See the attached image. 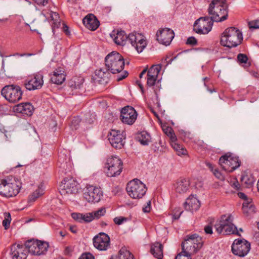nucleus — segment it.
Segmentation results:
<instances>
[{
	"label": "nucleus",
	"mask_w": 259,
	"mask_h": 259,
	"mask_svg": "<svg viewBox=\"0 0 259 259\" xmlns=\"http://www.w3.org/2000/svg\"><path fill=\"white\" fill-rule=\"evenodd\" d=\"M207 11L209 17L213 22H222L227 19L228 6L225 4V0H213Z\"/></svg>",
	"instance_id": "1"
},
{
	"label": "nucleus",
	"mask_w": 259,
	"mask_h": 259,
	"mask_svg": "<svg viewBox=\"0 0 259 259\" xmlns=\"http://www.w3.org/2000/svg\"><path fill=\"white\" fill-rule=\"evenodd\" d=\"M243 39L242 32L235 27H230L225 30L222 34L221 44L229 48L239 45Z\"/></svg>",
	"instance_id": "2"
},
{
	"label": "nucleus",
	"mask_w": 259,
	"mask_h": 259,
	"mask_svg": "<svg viewBox=\"0 0 259 259\" xmlns=\"http://www.w3.org/2000/svg\"><path fill=\"white\" fill-rule=\"evenodd\" d=\"M202 245V239L198 235H188L182 243V251L181 253L192 256L201 248Z\"/></svg>",
	"instance_id": "3"
},
{
	"label": "nucleus",
	"mask_w": 259,
	"mask_h": 259,
	"mask_svg": "<svg viewBox=\"0 0 259 259\" xmlns=\"http://www.w3.org/2000/svg\"><path fill=\"white\" fill-rule=\"evenodd\" d=\"M161 69V66L160 64L153 65L149 69L147 68L144 69L139 75V77L141 78L143 75L147 73L146 84L149 87H153L156 95L161 87L160 80L157 78Z\"/></svg>",
	"instance_id": "4"
},
{
	"label": "nucleus",
	"mask_w": 259,
	"mask_h": 259,
	"mask_svg": "<svg viewBox=\"0 0 259 259\" xmlns=\"http://www.w3.org/2000/svg\"><path fill=\"white\" fill-rule=\"evenodd\" d=\"M105 63L107 70L113 74L121 72L125 65L123 57L116 51H113L107 55Z\"/></svg>",
	"instance_id": "5"
},
{
	"label": "nucleus",
	"mask_w": 259,
	"mask_h": 259,
	"mask_svg": "<svg viewBox=\"0 0 259 259\" xmlns=\"http://www.w3.org/2000/svg\"><path fill=\"white\" fill-rule=\"evenodd\" d=\"M19 183L12 176L0 180V195L6 197L16 196L19 192Z\"/></svg>",
	"instance_id": "6"
},
{
	"label": "nucleus",
	"mask_w": 259,
	"mask_h": 259,
	"mask_svg": "<svg viewBox=\"0 0 259 259\" xmlns=\"http://www.w3.org/2000/svg\"><path fill=\"white\" fill-rule=\"evenodd\" d=\"M215 228L218 234L240 235L237 227L233 224V217L231 214L222 215L220 221L215 225Z\"/></svg>",
	"instance_id": "7"
},
{
	"label": "nucleus",
	"mask_w": 259,
	"mask_h": 259,
	"mask_svg": "<svg viewBox=\"0 0 259 259\" xmlns=\"http://www.w3.org/2000/svg\"><path fill=\"white\" fill-rule=\"evenodd\" d=\"M122 169V162L118 157L111 156L106 159L104 169L108 177H115L119 175Z\"/></svg>",
	"instance_id": "8"
},
{
	"label": "nucleus",
	"mask_w": 259,
	"mask_h": 259,
	"mask_svg": "<svg viewBox=\"0 0 259 259\" xmlns=\"http://www.w3.org/2000/svg\"><path fill=\"white\" fill-rule=\"evenodd\" d=\"M126 189L129 196L133 199L142 198L147 190L146 185L137 179L129 182Z\"/></svg>",
	"instance_id": "9"
},
{
	"label": "nucleus",
	"mask_w": 259,
	"mask_h": 259,
	"mask_svg": "<svg viewBox=\"0 0 259 259\" xmlns=\"http://www.w3.org/2000/svg\"><path fill=\"white\" fill-rule=\"evenodd\" d=\"M1 94L9 102L14 103L21 100L23 92L19 86L12 84L4 87Z\"/></svg>",
	"instance_id": "10"
},
{
	"label": "nucleus",
	"mask_w": 259,
	"mask_h": 259,
	"mask_svg": "<svg viewBox=\"0 0 259 259\" xmlns=\"http://www.w3.org/2000/svg\"><path fill=\"white\" fill-rule=\"evenodd\" d=\"M240 161L238 156L228 153L222 156L219 159V164L222 168L228 172H232L240 165Z\"/></svg>",
	"instance_id": "11"
},
{
	"label": "nucleus",
	"mask_w": 259,
	"mask_h": 259,
	"mask_svg": "<svg viewBox=\"0 0 259 259\" xmlns=\"http://www.w3.org/2000/svg\"><path fill=\"white\" fill-rule=\"evenodd\" d=\"M213 22L209 17H201L195 22L194 31L199 34H207L212 29Z\"/></svg>",
	"instance_id": "12"
},
{
	"label": "nucleus",
	"mask_w": 259,
	"mask_h": 259,
	"mask_svg": "<svg viewBox=\"0 0 259 259\" xmlns=\"http://www.w3.org/2000/svg\"><path fill=\"white\" fill-rule=\"evenodd\" d=\"M83 196L89 202H98L103 197V192L100 188L87 185L84 189Z\"/></svg>",
	"instance_id": "13"
},
{
	"label": "nucleus",
	"mask_w": 259,
	"mask_h": 259,
	"mask_svg": "<svg viewBox=\"0 0 259 259\" xmlns=\"http://www.w3.org/2000/svg\"><path fill=\"white\" fill-rule=\"evenodd\" d=\"M24 85L29 91L39 90L44 84L43 75L40 73H35L29 76L24 80Z\"/></svg>",
	"instance_id": "14"
},
{
	"label": "nucleus",
	"mask_w": 259,
	"mask_h": 259,
	"mask_svg": "<svg viewBox=\"0 0 259 259\" xmlns=\"http://www.w3.org/2000/svg\"><path fill=\"white\" fill-rule=\"evenodd\" d=\"M250 249V243L244 239L235 240L232 245L233 253L240 257L245 256Z\"/></svg>",
	"instance_id": "15"
},
{
	"label": "nucleus",
	"mask_w": 259,
	"mask_h": 259,
	"mask_svg": "<svg viewBox=\"0 0 259 259\" xmlns=\"http://www.w3.org/2000/svg\"><path fill=\"white\" fill-rule=\"evenodd\" d=\"M94 246L99 250L105 251L110 247V239L105 233H100L93 239Z\"/></svg>",
	"instance_id": "16"
},
{
	"label": "nucleus",
	"mask_w": 259,
	"mask_h": 259,
	"mask_svg": "<svg viewBox=\"0 0 259 259\" xmlns=\"http://www.w3.org/2000/svg\"><path fill=\"white\" fill-rule=\"evenodd\" d=\"M128 42L135 47L138 53H141L147 46L145 37L140 33L129 34Z\"/></svg>",
	"instance_id": "17"
},
{
	"label": "nucleus",
	"mask_w": 259,
	"mask_h": 259,
	"mask_svg": "<svg viewBox=\"0 0 259 259\" xmlns=\"http://www.w3.org/2000/svg\"><path fill=\"white\" fill-rule=\"evenodd\" d=\"M137 117V113L132 107L127 106L121 111L120 119L122 122L127 124H133Z\"/></svg>",
	"instance_id": "18"
},
{
	"label": "nucleus",
	"mask_w": 259,
	"mask_h": 259,
	"mask_svg": "<svg viewBox=\"0 0 259 259\" xmlns=\"http://www.w3.org/2000/svg\"><path fill=\"white\" fill-rule=\"evenodd\" d=\"M60 192L62 195L75 194L78 192L77 182L73 178H65L62 182Z\"/></svg>",
	"instance_id": "19"
},
{
	"label": "nucleus",
	"mask_w": 259,
	"mask_h": 259,
	"mask_svg": "<svg viewBox=\"0 0 259 259\" xmlns=\"http://www.w3.org/2000/svg\"><path fill=\"white\" fill-rule=\"evenodd\" d=\"M124 136L120 131L112 130L108 135V140L111 145L117 149H121L124 145Z\"/></svg>",
	"instance_id": "20"
},
{
	"label": "nucleus",
	"mask_w": 259,
	"mask_h": 259,
	"mask_svg": "<svg viewBox=\"0 0 259 259\" xmlns=\"http://www.w3.org/2000/svg\"><path fill=\"white\" fill-rule=\"evenodd\" d=\"M156 35L157 40L165 46L169 45L175 36L174 31L168 28L160 29Z\"/></svg>",
	"instance_id": "21"
},
{
	"label": "nucleus",
	"mask_w": 259,
	"mask_h": 259,
	"mask_svg": "<svg viewBox=\"0 0 259 259\" xmlns=\"http://www.w3.org/2000/svg\"><path fill=\"white\" fill-rule=\"evenodd\" d=\"M10 254L12 259H25L27 250L25 246L20 244H13L11 248Z\"/></svg>",
	"instance_id": "22"
},
{
	"label": "nucleus",
	"mask_w": 259,
	"mask_h": 259,
	"mask_svg": "<svg viewBox=\"0 0 259 259\" xmlns=\"http://www.w3.org/2000/svg\"><path fill=\"white\" fill-rule=\"evenodd\" d=\"M110 36L117 45L124 46L127 41L128 42V35L124 31H113L110 34Z\"/></svg>",
	"instance_id": "23"
},
{
	"label": "nucleus",
	"mask_w": 259,
	"mask_h": 259,
	"mask_svg": "<svg viewBox=\"0 0 259 259\" xmlns=\"http://www.w3.org/2000/svg\"><path fill=\"white\" fill-rule=\"evenodd\" d=\"M85 26L90 30H96L100 25V22L94 15L90 14L86 16L82 20Z\"/></svg>",
	"instance_id": "24"
},
{
	"label": "nucleus",
	"mask_w": 259,
	"mask_h": 259,
	"mask_svg": "<svg viewBox=\"0 0 259 259\" xmlns=\"http://www.w3.org/2000/svg\"><path fill=\"white\" fill-rule=\"evenodd\" d=\"M14 110L16 112L30 116L33 113V107L29 103H23L15 106Z\"/></svg>",
	"instance_id": "25"
},
{
	"label": "nucleus",
	"mask_w": 259,
	"mask_h": 259,
	"mask_svg": "<svg viewBox=\"0 0 259 259\" xmlns=\"http://www.w3.org/2000/svg\"><path fill=\"white\" fill-rule=\"evenodd\" d=\"M200 206L199 200L193 196H189L184 203V207L186 210L193 212L198 210Z\"/></svg>",
	"instance_id": "26"
},
{
	"label": "nucleus",
	"mask_w": 259,
	"mask_h": 259,
	"mask_svg": "<svg viewBox=\"0 0 259 259\" xmlns=\"http://www.w3.org/2000/svg\"><path fill=\"white\" fill-rule=\"evenodd\" d=\"M65 80L64 71L61 68L56 69L51 76V81L57 84H62Z\"/></svg>",
	"instance_id": "27"
},
{
	"label": "nucleus",
	"mask_w": 259,
	"mask_h": 259,
	"mask_svg": "<svg viewBox=\"0 0 259 259\" xmlns=\"http://www.w3.org/2000/svg\"><path fill=\"white\" fill-rule=\"evenodd\" d=\"M190 182L186 179H181L175 185L176 191L180 194L186 193L189 189Z\"/></svg>",
	"instance_id": "28"
},
{
	"label": "nucleus",
	"mask_w": 259,
	"mask_h": 259,
	"mask_svg": "<svg viewBox=\"0 0 259 259\" xmlns=\"http://www.w3.org/2000/svg\"><path fill=\"white\" fill-rule=\"evenodd\" d=\"M72 218L79 223H89L94 220L93 213L88 212L85 213H72Z\"/></svg>",
	"instance_id": "29"
},
{
	"label": "nucleus",
	"mask_w": 259,
	"mask_h": 259,
	"mask_svg": "<svg viewBox=\"0 0 259 259\" xmlns=\"http://www.w3.org/2000/svg\"><path fill=\"white\" fill-rule=\"evenodd\" d=\"M110 71L107 70L105 71L104 69H99L95 71V79L100 83H107L110 77Z\"/></svg>",
	"instance_id": "30"
},
{
	"label": "nucleus",
	"mask_w": 259,
	"mask_h": 259,
	"mask_svg": "<svg viewBox=\"0 0 259 259\" xmlns=\"http://www.w3.org/2000/svg\"><path fill=\"white\" fill-rule=\"evenodd\" d=\"M150 252L157 259L163 257V246L159 242H155L151 246Z\"/></svg>",
	"instance_id": "31"
},
{
	"label": "nucleus",
	"mask_w": 259,
	"mask_h": 259,
	"mask_svg": "<svg viewBox=\"0 0 259 259\" xmlns=\"http://www.w3.org/2000/svg\"><path fill=\"white\" fill-rule=\"evenodd\" d=\"M242 211L246 217L250 216L255 212V207L251 200H247L243 202Z\"/></svg>",
	"instance_id": "32"
},
{
	"label": "nucleus",
	"mask_w": 259,
	"mask_h": 259,
	"mask_svg": "<svg viewBox=\"0 0 259 259\" xmlns=\"http://www.w3.org/2000/svg\"><path fill=\"white\" fill-rule=\"evenodd\" d=\"M38 245V240L34 239L28 240L26 242L25 247L27 250V253L29 252L32 254L36 255L37 247Z\"/></svg>",
	"instance_id": "33"
},
{
	"label": "nucleus",
	"mask_w": 259,
	"mask_h": 259,
	"mask_svg": "<svg viewBox=\"0 0 259 259\" xmlns=\"http://www.w3.org/2000/svg\"><path fill=\"white\" fill-rule=\"evenodd\" d=\"M170 145L173 149L176 151L178 155L181 156L187 155V152L186 149L184 148L183 145L177 143V139L176 140L171 141Z\"/></svg>",
	"instance_id": "34"
},
{
	"label": "nucleus",
	"mask_w": 259,
	"mask_h": 259,
	"mask_svg": "<svg viewBox=\"0 0 259 259\" xmlns=\"http://www.w3.org/2000/svg\"><path fill=\"white\" fill-rule=\"evenodd\" d=\"M137 139L142 145H148L151 141V137L147 132L142 131L138 134Z\"/></svg>",
	"instance_id": "35"
},
{
	"label": "nucleus",
	"mask_w": 259,
	"mask_h": 259,
	"mask_svg": "<svg viewBox=\"0 0 259 259\" xmlns=\"http://www.w3.org/2000/svg\"><path fill=\"white\" fill-rule=\"evenodd\" d=\"M84 79L81 76H75L72 77L69 82V86L73 89H80L81 87Z\"/></svg>",
	"instance_id": "36"
},
{
	"label": "nucleus",
	"mask_w": 259,
	"mask_h": 259,
	"mask_svg": "<svg viewBox=\"0 0 259 259\" xmlns=\"http://www.w3.org/2000/svg\"><path fill=\"white\" fill-rule=\"evenodd\" d=\"M241 181L245 187H250L253 184L255 179L251 174H244L241 177Z\"/></svg>",
	"instance_id": "37"
},
{
	"label": "nucleus",
	"mask_w": 259,
	"mask_h": 259,
	"mask_svg": "<svg viewBox=\"0 0 259 259\" xmlns=\"http://www.w3.org/2000/svg\"><path fill=\"white\" fill-rule=\"evenodd\" d=\"M44 185L40 184L38 186L37 189L29 196L28 201L29 202L34 201L37 198L44 194Z\"/></svg>",
	"instance_id": "38"
},
{
	"label": "nucleus",
	"mask_w": 259,
	"mask_h": 259,
	"mask_svg": "<svg viewBox=\"0 0 259 259\" xmlns=\"http://www.w3.org/2000/svg\"><path fill=\"white\" fill-rule=\"evenodd\" d=\"M49 247L47 242L38 240V245L37 247L36 255H40L45 253Z\"/></svg>",
	"instance_id": "39"
},
{
	"label": "nucleus",
	"mask_w": 259,
	"mask_h": 259,
	"mask_svg": "<svg viewBox=\"0 0 259 259\" xmlns=\"http://www.w3.org/2000/svg\"><path fill=\"white\" fill-rule=\"evenodd\" d=\"M162 128L164 134L169 138L170 141L172 140H177V137L174 133V131L171 127L166 125H163L162 126Z\"/></svg>",
	"instance_id": "40"
},
{
	"label": "nucleus",
	"mask_w": 259,
	"mask_h": 259,
	"mask_svg": "<svg viewBox=\"0 0 259 259\" xmlns=\"http://www.w3.org/2000/svg\"><path fill=\"white\" fill-rule=\"evenodd\" d=\"M51 18L53 30L55 28H58L60 26V20L59 15L56 12H51Z\"/></svg>",
	"instance_id": "41"
},
{
	"label": "nucleus",
	"mask_w": 259,
	"mask_h": 259,
	"mask_svg": "<svg viewBox=\"0 0 259 259\" xmlns=\"http://www.w3.org/2000/svg\"><path fill=\"white\" fill-rule=\"evenodd\" d=\"M116 257L118 259H131L133 258V255L125 248H122Z\"/></svg>",
	"instance_id": "42"
},
{
	"label": "nucleus",
	"mask_w": 259,
	"mask_h": 259,
	"mask_svg": "<svg viewBox=\"0 0 259 259\" xmlns=\"http://www.w3.org/2000/svg\"><path fill=\"white\" fill-rule=\"evenodd\" d=\"M206 165L207 167L210 169V170L212 172L214 176L220 180H224V178L221 172L218 170L217 169H214L213 166L212 164L210 163H206Z\"/></svg>",
	"instance_id": "43"
},
{
	"label": "nucleus",
	"mask_w": 259,
	"mask_h": 259,
	"mask_svg": "<svg viewBox=\"0 0 259 259\" xmlns=\"http://www.w3.org/2000/svg\"><path fill=\"white\" fill-rule=\"evenodd\" d=\"M5 219L3 221V225L6 230L8 229L10 226L11 221V217L10 213H5Z\"/></svg>",
	"instance_id": "44"
},
{
	"label": "nucleus",
	"mask_w": 259,
	"mask_h": 259,
	"mask_svg": "<svg viewBox=\"0 0 259 259\" xmlns=\"http://www.w3.org/2000/svg\"><path fill=\"white\" fill-rule=\"evenodd\" d=\"M92 213H93L94 219H98L105 214L106 209L104 208H101Z\"/></svg>",
	"instance_id": "45"
},
{
	"label": "nucleus",
	"mask_w": 259,
	"mask_h": 259,
	"mask_svg": "<svg viewBox=\"0 0 259 259\" xmlns=\"http://www.w3.org/2000/svg\"><path fill=\"white\" fill-rule=\"evenodd\" d=\"M127 221L128 218L123 217H117L113 219L114 223L117 225H120Z\"/></svg>",
	"instance_id": "46"
},
{
	"label": "nucleus",
	"mask_w": 259,
	"mask_h": 259,
	"mask_svg": "<svg viewBox=\"0 0 259 259\" xmlns=\"http://www.w3.org/2000/svg\"><path fill=\"white\" fill-rule=\"evenodd\" d=\"M237 59L240 63H245L247 62L248 58L246 55L243 54H239L237 56Z\"/></svg>",
	"instance_id": "47"
},
{
	"label": "nucleus",
	"mask_w": 259,
	"mask_h": 259,
	"mask_svg": "<svg viewBox=\"0 0 259 259\" xmlns=\"http://www.w3.org/2000/svg\"><path fill=\"white\" fill-rule=\"evenodd\" d=\"M79 259H95V257L92 253L87 252L82 253Z\"/></svg>",
	"instance_id": "48"
},
{
	"label": "nucleus",
	"mask_w": 259,
	"mask_h": 259,
	"mask_svg": "<svg viewBox=\"0 0 259 259\" xmlns=\"http://www.w3.org/2000/svg\"><path fill=\"white\" fill-rule=\"evenodd\" d=\"M230 185L232 188H233L236 190H239L240 189V184L238 181L236 179L234 180L231 182Z\"/></svg>",
	"instance_id": "49"
},
{
	"label": "nucleus",
	"mask_w": 259,
	"mask_h": 259,
	"mask_svg": "<svg viewBox=\"0 0 259 259\" xmlns=\"http://www.w3.org/2000/svg\"><path fill=\"white\" fill-rule=\"evenodd\" d=\"M183 212L182 211H180L179 209H176L172 213V219L173 220H178L182 213Z\"/></svg>",
	"instance_id": "50"
},
{
	"label": "nucleus",
	"mask_w": 259,
	"mask_h": 259,
	"mask_svg": "<svg viewBox=\"0 0 259 259\" xmlns=\"http://www.w3.org/2000/svg\"><path fill=\"white\" fill-rule=\"evenodd\" d=\"M143 211L145 213L149 212L151 210V201H148L145 205L142 208Z\"/></svg>",
	"instance_id": "51"
},
{
	"label": "nucleus",
	"mask_w": 259,
	"mask_h": 259,
	"mask_svg": "<svg viewBox=\"0 0 259 259\" xmlns=\"http://www.w3.org/2000/svg\"><path fill=\"white\" fill-rule=\"evenodd\" d=\"M250 28L257 29L259 28V22L258 21H251L248 23Z\"/></svg>",
	"instance_id": "52"
},
{
	"label": "nucleus",
	"mask_w": 259,
	"mask_h": 259,
	"mask_svg": "<svg viewBox=\"0 0 259 259\" xmlns=\"http://www.w3.org/2000/svg\"><path fill=\"white\" fill-rule=\"evenodd\" d=\"M187 44L191 45L192 46L196 45L197 43V39L193 36L189 37L187 40Z\"/></svg>",
	"instance_id": "53"
},
{
	"label": "nucleus",
	"mask_w": 259,
	"mask_h": 259,
	"mask_svg": "<svg viewBox=\"0 0 259 259\" xmlns=\"http://www.w3.org/2000/svg\"><path fill=\"white\" fill-rule=\"evenodd\" d=\"M175 259H192V257L191 256L185 255V254L180 252L176 256Z\"/></svg>",
	"instance_id": "54"
},
{
	"label": "nucleus",
	"mask_w": 259,
	"mask_h": 259,
	"mask_svg": "<svg viewBox=\"0 0 259 259\" xmlns=\"http://www.w3.org/2000/svg\"><path fill=\"white\" fill-rule=\"evenodd\" d=\"M39 6H45L48 4L49 0H32Z\"/></svg>",
	"instance_id": "55"
},
{
	"label": "nucleus",
	"mask_w": 259,
	"mask_h": 259,
	"mask_svg": "<svg viewBox=\"0 0 259 259\" xmlns=\"http://www.w3.org/2000/svg\"><path fill=\"white\" fill-rule=\"evenodd\" d=\"M128 72L127 71H124L122 73L121 75H120L117 76V81H120L124 78H125L127 76Z\"/></svg>",
	"instance_id": "56"
},
{
	"label": "nucleus",
	"mask_w": 259,
	"mask_h": 259,
	"mask_svg": "<svg viewBox=\"0 0 259 259\" xmlns=\"http://www.w3.org/2000/svg\"><path fill=\"white\" fill-rule=\"evenodd\" d=\"M204 231L206 234H212V228L210 226H206L204 228Z\"/></svg>",
	"instance_id": "57"
},
{
	"label": "nucleus",
	"mask_w": 259,
	"mask_h": 259,
	"mask_svg": "<svg viewBox=\"0 0 259 259\" xmlns=\"http://www.w3.org/2000/svg\"><path fill=\"white\" fill-rule=\"evenodd\" d=\"M238 196L240 198L244 200V201H246V200H251L250 198H248L247 196L245 194H244L243 193H242V192L238 193Z\"/></svg>",
	"instance_id": "58"
},
{
	"label": "nucleus",
	"mask_w": 259,
	"mask_h": 259,
	"mask_svg": "<svg viewBox=\"0 0 259 259\" xmlns=\"http://www.w3.org/2000/svg\"><path fill=\"white\" fill-rule=\"evenodd\" d=\"M63 31L67 35H70V31H69V28L65 24H63Z\"/></svg>",
	"instance_id": "59"
},
{
	"label": "nucleus",
	"mask_w": 259,
	"mask_h": 259,
	"mask_svg": "<svg viewBox=\"0 0 259 259\" xmlns=\"http://www.w3.org/2000/svg\"><path fill=\"white\" fill-rule=\"evenodd\" d=\"M254 238L255 239V241L259 245V232L255 233V234L254 235Z\"/></svg>",
	"instance_id": "60"
},
{
	"label": "nucleus",
	"mask_w": 259,
	"mask_h": 259,
	"mask_svg": "<svg viewBox=\"0 0 259 259\" xmlns=\"http://www.w3.org/2000/svg\"><path fill=\"white\" fill-rule=\"evenodd\" d=\"M204 81V85L206 87V82L209 80V78L205 77L203 78Z\"/></svg>",
	"instance_id": "61"
},
{
	"label": "nucleus",
	"mask_w": 259,
	"mask_h": 259,
	"mask_svg": "<svg viewBox=\"0 0 259 259\" xmlns=\"http://www.w3.org/2000/svg\"><path fill=\"white\" fill-rule=\"evenodd\" d=\"M59 161L60 162H62V163L61 164H63V165H65V163H64V160H62L61 153H60L59 154Z\"/></svg>",
	"instance_id": "62"
},
{
	"label": "nucleus",
	"mask_w": 259,
	"mask_h": 259,
	"mask_svg": "<svg viewBox=\"0 0 259 259\" xmlns=\"http://www.w3.org/2000/svg\"><path fill=\"white\" fill-rule=\"evenodd\" d=\"M252 75H253L254 77H255V78H259V73H257V72H253V73H252Z\"/></svg>",
	"instance_id": "63"
},
{
	"label": "nucleus",
	"mask_w": 259,
	"mask_h": 259,
	"mask_svg": "<svg viewBox=\"0 0 259 259\" xmlns=\"http://www.w3.org/2000/svg\"><path fill=\"white\" fill-rule=\"evenodd\" d=\"M32 55V54L23 53V54H20V57L30 56Z\"/></svg>",
	"instance_id": "64"
}]
</instances>
